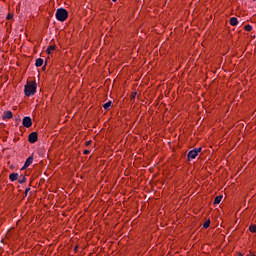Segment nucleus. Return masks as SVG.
Here are the masks:
<instances>
[{
  "label": "nucleus",
  "instance_id": "obj_3",
  "mask_svg": "<svg viewBox=\"0 0 256 256\" xmlns=\"http://www.w3.org/2000/svg\"><path fill=\"white\" fill-rule=\"evenodd\" d=\"M56 19L62 22L65 21V8H59L56 11Z\"/></svg>",
  "mask_w": 256,
  "mask_h": 256
},
{
  "label": "nucleus",
  "instance_id": "obj_24",
  "mask_svg": "<svg viewBox=\"0 0 256 256\" xmlns=\"http://www.w3.org/2000/svg\"><path fill=\"white\" fill-rule=\"evenodd\" d=\"M84 155H89V150H84Z\"/></svg>",
  "mask_w": 256,
  "mask_h": 256
},
{
  "label": "nucleus",
  "instance_id": "obj_11",
  "mask_svg": "<svg viewBox=\"0 0 256 256\" xmlns=\"http://www.w3.org/2000/svg\"><path fill=\"white\" fill-rule=\"evenodd\" d=\"M35 65H36V67H42V65H43V58L36 59Z\"/></svg>",
  "mask_w": 256,
  "mask_h": 256
},
{
  "label": "nucleus",
  "instance_id": "obj_16",
  "mask_svg": "<svg viewBox=\"0 0 256 256\" xmlns=\"http://www.w3.org/2000/svg\"><path fill=\"white\" fill-rule=\"evenodd\" d=\"M27 182V178L25 176H22V179L18 180V183H20V185H23V183Z\"/></svg>",
  "mask_w": 256,
  "mask_h": 256
},
{
  "label": "nucleus",
  "instance_id": "obj_10",
  "mask_svg": "<svg viewBox=\"0 0 256 256\" xmlns=\"http://www.w3.org/2000/svg\"><path fill=\"white\" fill-rule=\"evenodd\" d=\"M223 199V195L216 196L214 199V205H219Z\"/></svg>",
  "mask_w": 256,
  "mask_h": 256
},
{
  "label": "nucleus",
  "instance_id": "obj_21",
  "mask_svg": "<svg viewBox=\"0 0 256 256\" xmlns=\"http://www.w3.org/2000/svg\"><path fill=\"white\" fill-rule=\"evenodd\" d=\"M67 17H69V12L65 10V19H67Z\"/></svg>",
  "mask_w": 256,
  "mask_h": 256
},
{
  "label": "nucleus",
  "instance_id": "obj_15",
  "mask_svg": "<svg viewBox=\"0 0 256 256\" xmlns=\"http://www.w3.org/2000/svg\"><path fill=\"white\" fill-rule=\"evenodd\" d=\"M55 49V46H49L48 48H47V53L49 54V55H51V53H53V50Z\"/></svg>",
  "mask_w": 256,
  "mask_h": 256
},
{
  "label": "nucleus",
  "instance_id": "obj_14",
  "mask_svg": "<svg viewBox=\"0 0 256 256\" xmlns=\"http://www.w3.org/2000/svg\"><path fill=\"white\" fill-rule=\"evenodd\" d=\"M249 231H250L251 233H256V225H255V224L250 225Z\"/></svg>",
  "mask_w": 256,
  "mask_h": 256
},
{
  "label": "nucleus",
  "instance_id": "obj_2",
  "mask_svg": "<svg viewBox=\"0 0 256 256\" xmlns=\"http://www.w3.org/2000/svg\"><path fill=\"white\" fill-rule=\"evenodd\" d=\"M202 151V148H195L193 150H190L187 154L188 160L190 161V159H197V156L199 155V153Z\"/></svg>",
  "mask_w": 256,
  "mask_h": 256
},
{
  "label": "nucleus",
  "instance_id": "obj_1",
  "mask_svg": "<svg viewBox=\"0 0 256 256\" xmlns=\"http://www.w3.org/2000/svg\"><path fill=\"white\" fill-rule=\"evenodd\" d=\"M37 92V83L32 82L28 83L27 85L24 86V94L26 97H31V95H35Z\"/></svg>",
  "mask_w": 256,
  "mask_h": 256
},
{
  "label": "nucleus",
  "instance_id": "obj_19",
  "mask_svg": "<svg viewBox=\"0 0 256 256\" xmlns=\"http://www.w3.org/2000/svg\"><path fill=\"white\" fill-rule=\"evenodd\" d=\"M6 19H8V20L13 19V15H12V14H8L7 17H6Z\"/></svg>",
  "mask_w": 256,
  "mask_h": 256
},
{
  "label": "nucleus",
  "instance_id": "obj_22",
  "mask_svg": "<svg viewBox=\"0 0 256 256\" xmlns=\"http://www.w3.org/2000/svg\"><path fill=\"white\" fill-rule=\"evenodd\" d=\"M8 166L10 167V169H15V166L13 164L8 163Z\"/></svg>",
  "mask_w": 256,
  "mask_h": 256
},
{
  "label": "nucleus",
  "instance_id": "obj_26",
  "mask_svg": "<svg viewBox=\"0 0 256 256\" xmlns=\"http://www.w3.org/2000/svg\"><path fill=\"white\" fill-rule=\"evenodd\" d=\"M240 256H243V254H239Z\"/></svg>",
  "mask_w": 256,
  "mask_h": 256
},
{
  "label": "nucleus",
  "instance_id": "obj_13",
  "mask_svg": "<svg viewBox=\"0 0 256 256\" xmlns=\"http://www.w3.org/2000/svg\"><path fill=\"white\" fill-rule=\"evenodd\" d=\"M210 225H211V220H207V221L204 222L203 228H204V229H209V226H210Z\"/></svg>",
  "mask_w": 256,
  "mask_h": 256
},
{
  "label": "nucleus",
  "instance_id": "obj_12",
  "mask_svg": "<svg viewBox=\"0 0 256 256\" xmlns=\"http://www.w3.org/2000/svg\"><path fill=\"white\" fill-rule=\"evenodd\" d=\"M31 163H33L32 161H26L24 166L21 168V171H25V169H27V167H29L31 165Z\"/></svg>",
  "mask_w": 256,
  "mask_h": 256
},
{
  "label": "nucleus",
  "instance_id": "obj_9",
  "mask_svg": "<svg viewBox=\"0 0 256 256\" xmlns=\"http://www.w3.org/2000/svg\"><path fill=\"white\" fill-rule=\"evenodd\" d=\"M111 105H113V102L108 101L103 105V109H105L106 111H109L111 109Z\"/></svg>",
  "mask_w": 256,
  "mask_h": 256
},
{
  "label": "nucleus",
  "instance_id": "obj_4",
  "mask_svg": "<svg viewBox=\"0 0 256 256\" xmlns=\"http://www.w3.org/2000/svg\"><path fill=\"white\" fill-rule=\"evenodd\" d=\"M22 125L24 127H26L27 129H29V127H31V125H33V120L31 119V117L25 116L22 120Z\"/></svg>",
  "mask_w": 256,
  "mask_h": 256
},
{
  "label": "nucleus",
  "instance_id": "obj_17",
  "mask_svg": "<svg viewBox=\"0 0 256 256\" xmlns=\"http://www.w3.org/2000/svg\"><path fill=\"white\" fill-rule=\"evenodd\" d=\"M244 29H245V31H251V29H253V26H251V25H246L245 27H244Z\"/></svg>",
  "mask_w": 256,
  "mask_h": 256
},
{
  "label": "nucleus",
  "instance_id": "obj_7",
  "mask_svg": "<svg viewBox=\"0 0 256 256\" xmlns=\"http://www.w3.org/2000/svg\"><path fill=\"white\" fill-rule=\"evenodd\" d=\"M9 179L12 182L17 181V179H19V174L18 173H12V174L9 175Z\"/></svg>",
  "mask_w": 256,
  "mask_h": 256
},
{
  "label": "nucleus",
  "instance_id": "obj_8",
  "mask_svg": "<svg viewBox=\"0 0 256 256\" xmlns=\"http://www.w3.org/2000/svg\"><path fill=\"white\" fill-rule=\"evenodd\" d=\"M239 24V20H237V18L232 17L230 18V25H232V27H235Z\"/></svg>",
  "mask_w": 256,
  "mask_h": 256
},
{
  "label": "nucleus",
  "instance_id": "obj_25",
  "mask_svg": "<svg viewBox=\"0 0 256 256\" xmlns=\"http://www.w3.org/2000/svg\"><path fill=\"white\" fill-rule=\"evenodd\" d=\"M114 3H115V1H117V0H112Z\"/></svg>",
  "mask_w": 256,
  "mask_h": 256
},
{
  "label": "nucleus",
  "instance_id": "obj_18",
  "mask_svg": "<svg viewBox=\"0 0 256 256\" xmlns=\"http://www.w3.org/2000/svg\"><path fill=\"white\" fill-rule=\"evenodd\" d=\"M33 159H35V157L33 155L29 156L26 161H33Z\"/></svg>",
  "mask_w": 256,
  "mask_h": 256
},
{
  "label": "nucleus",
  "instance_id": "obj_20",
  "mask_svg": "<svg viewBox=\"0 0 256 256\" xmlns=\"http://www.w3.org/2000/svg\"><path fill=\"white\" fill-rule=\"evenodd\" d=\"M29 191H31V188H26L25 189V195H27V193H29Z\"/></svg>",
  "mask_w": 256,
  "mask_h": 256
},
{
  "label": "nucleus",
  "instance_id": "obj_6",
  "mask_svg": "<svg viewBox=\"0 0 256 256\" xmlns=\"http://www.w3.org/2000/svg\"><path fill=\"white\" fill-rule=\"evenodd\" d=\"M2 119H13V112L11 111H5L3 116H2Z\"/></svg>",
  "mask_w": 256,
  "mask_h": 256
},
{
  "label": "nucleus",
  "instance_id": "obj_5",
  "mask_svg": "<svg viewBox=\"0 0 256 256\" xmlns=\"http://www.w3.org/2000/svg\"><path fill=\"white\" fill-rule=\"evenodd\" d=\"M39 139V135L37 132H32L28 136L29 143H37V140Z\"/></svg>",
  "mask_w": 256,
  "mask_h": 256
},
{
  "label": "nucleus",
  "instance_id": "obj_23",
  "mask_svg": "<svg viewBox=\"0 0 256 256\" xmlns=\"http://www.w3.org/2000/svg\"><path fill=\"white\" fill-rule=\"evenodd\" d=\"M21 121V117L18 116V118H16V123H19Z\"/></svg>",
  "mask_w": 256,
  "mask_h": 256
}]
</instances>
